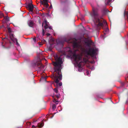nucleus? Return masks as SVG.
<instances>
[{
  "label": "nucleus",
  "instance_id": "nucleus-7",
  "mask_svg": "<svg viewBox=\"0 0 128 128\" xmlns=\"http://www.w3.org/2000/svg\"><path fill=\"white\" fill-rule=\"evenodd\" d=\"M26 7L30 12H32L34 8L32 3H30L26 4Z\"/></svg>",
  "mask_w": 128,
  "mask_h": 128
},
{
  "label": "nucleus",
  "instance_id": "nucleus-38",
  "mask_svg": "<svg viewBox=\"0 0 128 128\" xmlns=\"http://www.w3.org/2000/svg\"><path fill=\"white\" fill-rule=\"evenodd\" d=\"M56 97L58 98H59V95H58V96H57Z\"/></svg>",
  "mask_w": 128,
  "mask_h": 128
},
{
  "label": "nucleus",
  "instance_id": "nucleus-4",
  "mask_svg": "<svg viewBox=\"0 0 128 128\" xmlns=\"http://www.w3.org/2000/svg\"><path fill=\"white\" fill-rule=\"evenodd\" d=\"M72 58L78 64V67H81L84 65V63L82 61L78 63L79 61L82 60V57L81 56L77 55L76 54H74L73 55Z\"/></svg>",
  "mask_w": 128,
  "mask_h": 128
},
{
  "label": "nucleus",
  "instance_id": "nucleus-27",
  "mask_svg": "<svg viewBox=\"0 0 128 128\" xmlns=\"http://www.w3.org/2000/svg\"><path fill=\"white\" fill-rule=\"evenodd\" d=\"M54 91L56 92L57 93L58 92V90L56 88H55L54 89Z\"/></svg>",
  "mask_w": 128,
  "mask_h": 128
},
{
  "label": "nucleus",
  "instance_id": "nucleus-39",
  "mask_svg": "<svg viewBox=\"0 0 128 128\" xmlns=\"http://www.w3.org/2000/svg\"><path fill=\"white\" fill-rule=\"evenodd\" d=\"M90 68L91 69V70H93V68H94V67H92V68Z\"/></svg>",
  "mask_w": 128,
  "mask_h": 128
},
{
  "label": "nucleus",
  "instance_id": "nucleus-44",
  "mask_svg": "<svg viewBox=\"0 0 128 128\" xmlns=\"http://www.w3.org/2000/svg\"><path fill=\"white\" fill-rule=\"evenodd\" d=\"M32 126V127H34L35 126L34 125H33Z\"/></svg>",
  "mask_w": 128,
  "mask_h": 128
},
{
  "label": "nucleus",
  "instance_id": "nucleus-42",
  "mask_svg": "<svg viewBox=\"0 0 128 128\" xmlns=\"http://www.w3.org/2000/svg\"><path fill=\"white\" fill-rule=\"evenodd\" d=\"M43 121H46V120H43Z\"/></svg>",
  "mask_w": 128,
  "mask_h": 128
},
{
  "label": "nucleus",
  "instance_id": "nucleus-13",
  "mask_svg": "<svg viewBox=\"0 0 128 128\" xmlns=\"http://www.w3.org/2000/svg\"><path fill=\"white\" fill-rule=\"evenodd\" d=\"M44 123L43 122H40L38 123L37 126L38 127L41 128L43 126Z\"/></svg>",
  "mask_w": 128,
  "mask_h": 128
},
{
  "label": "nucleus",
  "instance_id": "nucleus-19",
  "mask_svg": "<svg viewBox=\"0 0 128 128\" xmlns=\"http://www.w3.org/2000/svg\"><path fill=\"white\" fill-rule=\"evenodd\" d=\"M47 22H48L46 20H44V22L42 23V27H43V25L44 24H47Z\"/></svg>",
  "mask_w": 128,
  "mask_h": 128
},
{
  "label": "nucleus",
  "instance_id": "nucleus-22",
  "mask_svg": "<svg viewBox=\"0 0 128 128\" xmlns=\"http://www.w3.org/2000/svg\"><path fill=\"white\" fill-rule=\"evenodd\" d=\"M53 101L54 102L56 103V104H58V101L56 100V99H54Z\"/></svg>",
  "mask_w": 128,
  "mask_h": 128
},
{
  "label": "nucleus",
  "instance_id": "nucleus-48",
  "mask_svg": "<svg viewBox=\"0 0 128 128\" xmlns=\"http://www.w3.org/2000/svg\"><path fill=\"white\" fill-rule=\"evenodd\" d=\"M32 118V117H31V118Z\"/></svg>",
  "mask_w": 128,
  "mask_h": 128
},
{
  "label": "nucleus",
  "instance_id": "nucleus-49",
  "mask_svg": "<svg viewBox=\"0 0 128 128\" xmlns=\"http://www.w3.org/2000/svg\"><path fill=\"white\" fill-rule=\"evenodd\" d=\"M32 118V117H31V118Z\"/></svg>",
  "mask_w": 128,
  "mask_h": 128
},
{
  "label": "nucleus",
  "instance_id": "nucleus-28",
  "mask_svg": "<svg viewBox=\"0 0 128 128\" xmlns=\"http://www.w3.org/2000/svg\"><path fill=\"white\" fill-rule=\"evenodd\" d=\"M68 2V0H67V1L66 0H65V1L64 0V4H66Z\"/></svg>",
  "mask_w": 128,
  "mask_h": 128
},
{
  "label": "nucleus",
  "instance_id": "nucleus-41",
  "mask_svg": "<svg viewBox=\"0 0 128 128\" xmlns=\"http://www.w3.org/2000/svg\"><path fill=\"white\" fill-rule=\"evenodd\" d=\"M81 20H84V18H82L81 19Z\"/></svg>",
  "mask_w": 128,
  "mask_h": 128
},
{
  "label": "nucleus",
  "instance_id": "nucleus-1",
  "mask_svg": "<svg viewBox=\"0 0 128 128\" xmlns=\"http://www.w3.org/2000/svg\"><path fill=\"white\" fill-rule=\"evenodd\" d=\"M56 46L59 48V54H56L54 57L55 61L52 62L53 65L54 66L55 72H56L54 76V81L56 83H58L59 80H61L62 76L60 74L61 70L64 60V37H59L56 40Z\"/></svg>",
  "mask_w": 128,
  "mask_h": 128
},
{
  "label": "nucleus",
  "instance_id": "nucleus-33",
  "mask_svg": "<svg viewBox=\"0 0 128 128\" xmlns=\"http://www.w3.org/2000/svg\"><path fill=\"white\" fill-rule=\"evenodd\" d=\"M126 104L128 103V100L126 101Z\"/></svg>",
  "mask_w": 128,
  "mask_h": 128
},
{
  "label": "nucleus",
  "instance_id": "nucleus-51",
  "mask_svg": "<svg viewBox=\"0 0 128 128\" xmlns=\"http://www.w3.org/2000/svg\"><path fill=\"white\" fill-rule=\"evenodd\" d=\"M64 55H65V54H64Z\"/></svg>",
  "mask_w": 128,
  "mask_h": 128
},
{
  "label": "nucleus",
  "instance_id": "nucleus-6",
  "mask_svg": "<svg viewBox=\"0 0 128 128\" xmlns=\"http://www.w3.org/2000/svg\"><path fill=\"white\" fill-rule=\"evenodd\" d=\"M10 37L8 36V35H6L4 38L2 39L3 41V43L4 44H6L8 43L11 44V42L10 40Z\"/></svg>",
  "mask_w": 128,
  "mask_h": 128
},
{
  "label": "nucleus",
  "instance_id": "nucleus-21",
  "mask_svg": "<svg viewBox=\"0 0 128 128\" xmlns=\"http://www.w3.org/2000/svg\"><path fill=\"white\" fill-rule=\"evenodd\" d=\"M52 109L53 110H54L56 109V105L55 104H53L52 106Z\"/></svg>",
  "mask_w": 128,
  "mask_h": 128
},
{
  "label": "nucleus",
  "instance_id": "nucleus-10",
  "mask_svg": "<svg viewBox=\"0 0 128 128\" xmlns=\"http://www.w3.org/2000/svg\"><path fill=\"white\" fill-rule=\"evenodd\" d=\"M35 64L37 66L38 68L40 70L41 69L44 67V66L40 62H36Z\"/></svg>",
  "mask_w": 128,
  "mask_h": 128
},
{
  "label": "nucleus",
  "instance_id": "nucleus-11",
  "mask_svg": "<svg viewBox=\"0 0 128 128\" xmlns=\"http://www.w3.org/2000/svg\"><path fill=\"white\" fill-rule=\"evenodd\" d=\"M48 0H42V1L41 0L40 2L42 4L46 6V7L47 8L49 6V4L48 3Z\"/></svg>",
  "mask_w": 128,
  "mask_h": 128
},
{
  "label": "nucleus",
  "instance_id": "nucleus-24",
  "mask_svg": "<svg viewBox=\"0 0 128 128\" xmlns=\"http://www.w3.org/2000/svg\"><path fill=\"white\" fill-rule=\"evenodd\" d=\"M15 41H16V44L17 45H19V44H18V42L17 41V40L16 38H15Z\"/></svg>",
  "mask_w": 128,
  "mask_h": 128
},
{
  "label": "nucleus",
  "instance_id": "nucleus-12",
  "mask_svg": "<svg viewBox=\"0 0 128 128\" xmlns=\"http://www.w3.org/2000/svg\"><path fill=\"white\" fill-rule=\"evenodd\" d=\"M92 43V42L91 40L85 42V44L88 47L90 46V45H91Z\"/></svg>",
  "mask_w": 128,
  "mask_h": 128
},
{
  "label": "nucleus",
  "instance_id": "nucleus-43",
  "mask_svg": "<svg viewBox=\"0 0 128 128\" xmlns=\"http://www.w3.org/2000/svg\"><path fill=\"white\" fill-rule=\"evenodd\" d=\"M18 128H22L21 127H18Z\"/></svg>",
  "mask_w": 128,
  "mask_h": 128
},
{
  "label": "nucleus",
  "instance_id": "nucleus-32",
  "mask_svg": "<svg viewBox=\"0 0 128 128\" xmlns=\"http://www.w3.org/2000/svg\"><path fill=\"white\" fill-rule=\"evenodd\" d=\"M46 35L48 36H50V34H49V33H47V34H46Z\"/></svg>",
  "mask_w": 128,
  "mask_h": 128
},
{
  "label": "nucleus",
  "instance_id": "nucleus-25",
  "mask_svg": "<svg viewBox=\"0 0 128 128\" xmlns=\"http://www.w3.org/2000/svg\"><path fill=\"white\" fill-rule=\"evenodd\" d=\"M83 61L85 62H86L88 61L87 59L86 58H83Z\"/></svg>",
  "mask_w": 128,
  "mask_h": 128
},
{
  "label": "nucleus",
  "instance_id": "nucleus-50",
  "mask_svg": "<svg viewBox=\"0 0 128 128\" xmlns=\"http://www.w3.org/2000/svg\"><path fill=\"white\" fill-rule=\"evenodd\" d=\"M65 39H64V42L65 41Z\"/></svg>",
  "mask_w": 128,
  "mask_h": 128
},
{
  "label": "nucleus",
  "instance_id": "nucleus-40",
  "mask_svg": "<svg viewBox=\"0 0 128 128\" xmlns=\"http://www.w3.org/2000/svg\"><path fill=\"white\" fill-rule=\"evenodd\" d=\"M50 8H52V4H51V6H50Z\"/></svg>",
  "mask_w": 128,
  "mask_h": 128
},
{
  "label": "nucleus",
  "instance_id": "nucleus-20",
  "mask_svg": "<svg viewBox=\"0 0 128 128\" xmlns=\"http://www.w3.org/2000/svg\"><path fill=\"white\" fill-rule=\"evenodd\" d=\"M55 40L53 38H51L50 39V41L52 42V44H53L54 43V42Z\"/></svg>",
  "mask_w": 128,
  "mask_h": 128
},
{
  "label": "nucleus",
  "instance_id": "nucleus-8",
  "mask_svg": "<svg viewBox=\"0 0 128 128\" xmlns=\"http://www.w3.org/2000/svg\"><path fill=\"white\" fill-rule=\"evenodd\" d=\"M8 31L10 38L12 40H14V38L13 35V32L11 31V29L9 28H8Z\"/></svg>",
  "mask_w": 128,
  "mask_h": 128
},
{
  "label": "nucleus",
  "instance_id": "nucleus-37",
  "mask_svg": "<svg viewBox=\"0 0 128 128\" xmlns=\"http://www.w3.org/2000/svg\"><path fill=\"white\" fill-rule=\"evenodd\" d=\"M34 8H36V11H38H38H39L38 10V8H35V7H34Z\"/></svg>",
  "mask_w": 128,
  "mask_h": 128
},
{
  "label": "nucleus",
  "instance_id": "nucleus-45",
  "mask_svg": "<svg viewBox=\"0 0 128 128\" xmlns=\"http://www.w3.org/2000/svg\"><path fill=\"white\" fill-rule=\"evenodd\" d=\"M107 11H108V12H109V11H108V10H107Z\"/></svg>",
  "mask_w": 128,
  "mask_h": 128
},
{
  "label": "nucleus",
  "instance_id": "nucleus-2",
  "mask_svg": "<svg viewBox=\"0 0 128 128\" xmlns=\"http://www.w3.org/2000/svg\"><path fill=\"white\" fill-rule=\"evenodd\" d=\"M96 22L97 23V24L95 26L96 30H99L102 27L103 29H105L106 32H108V31L109 29L108 28L107 23L105 20L104 19H102V20H99L97 19Z\"/></svg>",
  "mask_w": 128,
  "mask_h": 128
},
{
  "label": "nucleus",
  "instance_id": "nucleus-31",
  "mask_svg": "<svg viewBox=\"0 0 128 128\" xmlns=\"http://www.w3.org/2000/svg\"><path fill=\"white\" fill-rule=\"evenodd\" d=\"M48 28H49L50 30H51L52 29V28L51 26H49L48 27Z\"/></svg>",
  "mask_w": 128,
  "mask_h": 128
},
{
  "label": "nucleus",
  "instance_id": "nucleus-46",
  "mask_svg": "<svg viewBox=\"0 0 128 128\" xmlns=\"http://www.w3.org/2000/svg\"><path fill=\"white\" fill-rule=\"evenodd\" d=\"M59 107H60H60H58V108H59Z\"/></svg>",
  "mask_w": 128,
  "mask_h": 128
},
{
  "label": "nucleus",
  "instance_id": "nucleus-3",
  "mask_svg": "<svg viewBox=\"0 0 128 128\" xmlns=\"http://www.w3.org/2000/svg\"><path fill=\"white\" fill-rule=\"evenodd\" d=\"M98 9L97 8H92V16L94 18V22L95 26L97 24L96 22V20L98 19L100 20H101L102 19H103L102 18H98L99 14L98 13Z\"/></svg>",
  "mask_w": 128,
  "mask_h": 128
},
{
  "label": "nucleus",
  "instance_id": "nucleus-17",
  "mask_svg": "<svg viewBox=\"0 0 128 128\" xmlns=\"http://www.w3.org/2000/svg\"><path fill=\"white\" fill-rule=\"evenodd\" d=\"M112 0H106V2H105L106 4L108 5L110 2H111Z\"/></svg>",
  "mask_w": 128,
  "mask_h": 128
},
{
  "label": "nucleus",
  "instance_id": "nucleus-16",
  "mask_svg": "<svg viewBox=\"0 0 128 128\" xmlns=\"http://www.w3.org/2000/svg\"><path fill=\"white\" fill-rule=\"evenodd\" d=\"M4 19L7 22H8L9 21V18L8 16L4 17Z\"/></svg>",
  "mask_w": 128,
  "mask_h": 128
},
{
  "label": "nucleus",
  "instance_id": "nucleus-15",
  "mask_svg": "<svg viewBox=\"0 0 128 128\" xmlns=\"http://www.w3.org/2000/svg\"><path fill=\"white\" fill-rule=\"evenodd\" d=\"M46 41L45 40H41V42H38V44H39L40 45L42 46L43 44Z\"/></svg>",
  "mask_w": 128,
  "mask_h": 128
},
{
  "label": "nucleus",
  "instance_id": "nucleus-23",
  "mask_svg": "<svg viewBox=\"0 0 128 128\" xmlns=\"http://www.w3.org/2000/svg\"><path fill=\"white\" fill-rule=\"evenodd\" d=\"M78 68H79L78 69V71L80 72H81L82 70V68L81 67H78Z\"/></svg>",
  "mask_w": 128,
  "mask_h": 128
},
{
  "label": "nucleus",
  "instance_id": "nucleus-35",
  "mask_svg": "<svg viewBox=\"0 0 128 128\" xmlns=\"http://www.w3.org/2000/svg\"><path fill=\"white\" fill-rule=\"evenodd\" d=\"M59 85L60 86H61L62 85V83H60Z\"/></svg>",
  "mask_w": 128,
  "mask_h": 128
},
{
  "label": "nucleus",
  "instance_id": "nucleus-36",
  "mask_svg": "<svg viewBox=\"0 0 128 128\" xmlns=\"http://www.w3.org/2000/svg\"><path fill=\"white\" fill-rule=\"evenodd\" d=\"M86 73H87V75H88L89 73V71H87Z\"/></svg>",
  "mask_w": 128,
  "mask_h": 128
},
{
  "label": "nucleus",
  "instance_id": "nucleus-47",
  "mask_svg": "<svg viewBox=\"0 0 128 128\" xmlns=\"http://www.w3.org/2000/svg\"><path fill=\"white\" fill-rule=\"evenodd\" d=\"M32 118V117H31V118Z\"/></svg>",
  "mask_w": 128,
  "mask_h": 128
},
{
  "label": "nucleus",
  "instance_id": "nucleus-9",
  "mask_svg": "<svg viewBox=\"0 0 128 128\" xmlns=\"http://www.w3.org/2000/svg\"><path fill=\"white\" fill-rule=\"evenodd\" d=\"M73 47L74 48H76L78 49L82 48V47L80 44L76 42H74L73 44Z\"/></svg>",
  "mask_w": 128,
  "mask_h": 128
},
{
  "label": "nucleus",
  "instance_id": "nucleus-34",
  "mask_svg": "<svg viewBox=\"0 0 128 128\" xmlns=\"http://www.w3.org/2000/svg\"><path fill=\"white\" fill-rule=\"evenodd\" d=\"M122 85V86H123L124 85V83H122L121 84Z\"/></svg>",
  "mask_w": 128,
  "mask_h": 128
},
{
  "label": "nucleus",
  "instance_id": "nucleus-29",
  "mask_svg": "<svg viewBox=\"0 0 128 128\" xmlns=\"http://www.w3.org/2000/svg\"><path fill=\"white\" fill-rule=\"evenodd\" d=\"M33 40L34 41V42H36V38H33Z\"/></svg>",
  "mask_w": 128,
  "mask_h": 128
},
{
  "label": "nucleus",
  "instance_id": "nucleus-30",
  "mask_svg": "<svg viewBox=\"0 0 128 128\" xmlns=\"http://www.w3.org/2000/svg\"><path fill=\"white\" fill-rule=\"evenodd\" d=\"M60 2L62 4H63L64 3V1L63 0H61Z\"/></svg>",
  "mask_w": 128,
  "mask_h": 128
},
{
  "label": "nucleus",
  "instance_id": "nucleus-26",
  "mask_svg": "<svg viewBox=\"0 0 128 128\" xmlns=\"http://www.w3.org/2000/svg\"><path fill=\"white\" fill-rule=\"evenodd\" d=\"M44 35V30L43 28H42V36H43Z\"/></svg>",
  "mask_w": 128,
  "mask_h": 128
},
{
  "label": "nucleus",
  "instance_id": "nucleus-14",
  "mask_svg": "<svg viewBox=\"0 0 128 128\" xmlns=\"http://www.w3.org/2000/svg\"><path fill=\"white\" fill-rule=\"evenodd\" d=\"M29 26L31 27H32L34 25V23L32 21H30L28 24Z\"/></svg>",
  "mask_w": 128,
  "mask_h": 128
},
{
  "label": "nucleus",
  "instance_id": "nucleus-5",
  "mask_svg": "<svg viewBox=\"0 0 128 128\" xmlns=\"http://www.w3.org/2000/svg\"><path fill=\"white\" fill-rule=\"evenodd\" d=\"M85 53L87 55L90 56H94L96 52V51L94 49L90 48L88 50H84Z\"/></svg>",
  "mask_w": 128,
  "mask_h": 128
},
{
  "label": "nucleus",
  "instance_id": "nucleus-18",
  "mask_svg": "<svg viewBox=\"0 0 128 128\" xmlns=\"http://www.w3.org/2000/svg\"><path fill=\"white\" fill-rule=\"evenodd\" d=\"M45 26H44V29L46 30H47L48 28V24H45Z\"/></svg>",
  "mask_w": 128,
  "mask_h": 128
}]
</instances>
